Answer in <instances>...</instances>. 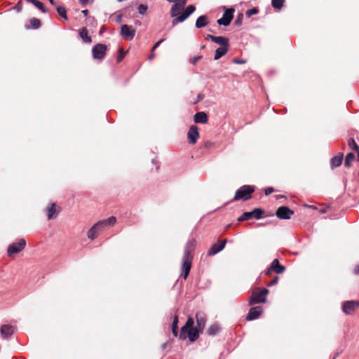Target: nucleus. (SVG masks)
Here are the masks:
<instances>
[{"mask_svg": "<svg viewBox=\"0 0 359 359\" xmlns=\"http://www.w3.org/2000/svg\"><path fill=\"white\" fill-rule=\"evenodd\" d=\"M194 321L191 317H189L185 325L181 328L180 333V339H185L187 338V334L190 341L194 342L196 341L200 335V333L203 332L197 327H194Z\"/></svg>", "mask_w": 359, "mask_h": 359, "instance_id": "obj_2", "label": "nucleus"}, {"mask_svg": "<svg viewBox=\"0 0 359 359\" xmlns=\"http://www.w3.org/2000/svg\"><path fill=\"white\" fill-rule=\"evenodd\" d=\"M26 1H28V2H31V3H32V4H33V3H34V1L35 0H26Z\"/></svg>", "mask_w": 359, "mask_h": 359, "instance_id": "obj_58", "label": "nucleus"}, {"mask_svg": "<svg viewBox=\"0 0 359 359\" xmlns=\"http://www.w3.org/2000/svg\"><path fill=\"white\" fill-rule=\"evenodd\" d=\"M126 55V53L123 51V48H120L118 55L117 56L116 61L117 62H120L124 58Z\"/></svg>", "mask_w": 359, "mask_h": 359, "instance_id": "obj_39", "label": "nucleus"}, {"mask_svg": "<svg viewBox=\"0 0 359 359\" xmlns=\"http://www.w3.org/2000/svg\"><path fill=\"white\" fill-rule=\"evenodd\" d=\"M202 58V55H198V56H196V57H194L190 59L189 62L193 64V65H196V62L200 60Z\"/></svg>", "mask_w": 359, "mask_h": 359, "instance_id": "obj_41", "label": "nucleus"}, {"mask_svg": "<svg viewBox=\"0 0 359 359\" xmlns=\"http://www.w3.org/2000/svg\"><path fill=\"white\" fill-rule=\"evenodd\" d=\"M15 8L17 9L18 11H20L22 9V6L20 4V3H18Z\"/></svg>", "mask_w": 359, "mask_h": 359, "instance_id": "obj_50", "label": "nucleus"}, {"mask_svg": "<svg viewBox=\"0 0 359 359\" xmlns=\"http://www.w3.org/2000/svg\"><path fill=\"white\" fill-rule=\"evenodd\" d=\"M168 344V342L163 343V344L161 345V349H162V350H165V349L167 348Z\"/></svg>", "mask_w": 359, "mask_h": 359, "instance_id": "obj_52", "label": "nucleus"}, {"mask_svg": "<svg viewBox=\"0 0 359 359\" xmlns=\"http://www.w3.org/2000/svg\"><path fill=\"white\" fill-rule=\"evenodd\" d=\"M243 13H238L237 17H236V19L234 22V24L236 25V26H240L242 24V21H243Z\"/></svg>", "mask_w": 359, "mask_h": 359, "instance_id": "obj_38", "label": "nucleus"}, {"mask_svg": "<svg viewBox=\"0 0 359 359\" xmlns=\"http://www.w3.org/2000/svg\"><path fill=\"white\" fill-rule=\"evenodd\" d=\"M358 307L359 302L346 301L343 304L342 310L346 315H352Z\"/></svg>", "mask_w": 359, "mask_h": 359, "instance_id": "obj_12", "label": "nucleus"}, {"mask_svg": "<svg viewBox=\"0 0 359 359\" xmlns=\"http://www.w3.org/2000/svg\"><path fill=\"white\" fill-rule=\"evenodd\" d=\"M356 153H357V155H358V159L357 160H358V161H359V150L358 151H356Z\"/></svg>", "mask_w": 359, "mask_h": 359, "instance_id": "obj_57", "label": "nucleus"}, {"mask_svg": "<svg viewBox=\"0 0 359 359\" xmlns=\"http://www.w3.org/2000/svg\"><path fill=\"white\" fill-rule=\"evenodd\" d=\"M213 37H215V36L211 35V34H208V35L205 36V39H206V40H211V41H212Z\"/></svg>", "mask_w": 359, "mask_h": 359, "instance_id": "obj_48", "label": "nucleus"}, {"mask_svg": "<svg viewBox=\"0 0 359 359\" xmlns=\"http://www.w3.org/2000/svg\"><path fill=\"white\" fill-rule=\"evenodd\" d=\"M271 270H273L274 272L280 274L285 271V267L280 264L278 259H275L271 264Z\"/></svg>", "mask_w": 359, "mask_h": 359, "instance_id": "obj_21", "label": "nucleus"}, {"mask_svg": "<svg viewBox=\"0 0 359 359\" xmlns=\"http://www.w3.org/2000/svg\"><path fill=\"white\" fill-rule=\"evenodd\" d=\"M49 2L52 4V5H55V2L54 0H48Z\"/></svg>", "mask_w": 359, "mask_h": 359, "instance_id": "obj_55", "label": "nucleus"}, {"mask_svg": "<svg viewBox=\"0 0 359 359\" xmlns=\"http://www.w3.org/2000/svg\"><path fill=\"white\" fill-rule=\"evenodd\" d=\"M187 0H178V2H176L177 4H180L182 8H184V6L186 4Z\"/></svg>", "mask_w": 359, "mask_h": 359, "instance_id": "obj_45", "label": "nucleus"}, {"mask_svg": "<svg viewBox=\"0 0 359 359\" xmlns=\"http://www.w3.org/2000/svg\"><path fill=\"white\" fill-rule=\"evenodd\" d=\"M197 242L195 239L189 240L185 247L181 266V275L186 280L189 274L194 259L193 252L196 247Z\"/></svg>", "mask_w": 359, "mask_h": 359, "instance_id": "obj_1", "label": "nucleus"}, {"mask_svg": "<svg viewBox=\"0 0 359 359\" xmlns=\"http://www.w3.org/2000/svg\"><path fill=\"white\" fill-rule=\"evenodd\" d=\"M233 12L234 9L232 8L226 9L222 17L220 19H219L217 22L219 25H223L225 27L229 25L233 18Z\"/></svg>", "mask_w": 359, "mask_h": 359, "instance_id": "obj_11", "label": "nucleus"}, {"mask_svg": "<svg viewBox=\"0 0 359 359\" xmlns=\"http://www.w3.org/2000/svg\"><path fill=\"white\" fill-rule=\"evenodd\" d=\"M169 2H175L176 0H167Z\"/></svg>", "mask_w": 359, "mask_h": 359, "instance_id": "obj_60", "label": "nucleus"}, {"mask_svg": "<svg viewBox=\"0 0 359 359\" xmlns=\"http://www.w3.org/2000/svg\"><path fill=\"white\" fill-rule=\"evenodd\" d=\"M203 99V96H201V95H198V100H201Z\"/></svg>", "mask_w": 359, "mask_h": 359, "instance_id": "obj_56", "label": "nucleus"}, {"mask_svg": "<svg viewBox=\"0 0 359 359\" xmlns=\"http://www.w3.org/2000/svg\"><path fill=\"white\" fill-rule=\"evenodd\" d=\"M165 39H161L160 41H158V42H156L154 46L152 47L151 48V51L154 52L155 50V49L158 47V46L164 41Z\"/></svg>", "mask_w": 359, "mask_h": 359, "instance_id": "obj_43", "label": "nucleus"}, {"mask_svg": "<svg viewBox=\"0 0 359 359\" xmlns=\"http://www.w3.org/2000/svg\"><path fill=\"white\" fill-rule=\"evenodd\" d=\"M94 0H79V3L82 6L85 7L88 4H93Z\"/></svg>", "mask_w": 359, "mask_h": 359, "instance_id": "obj_42", "label": "nucleus"}, {"mask_svg": "<svg viewBox=\"0 0 359 359\" xmlns=\"http://www.w3.org/2000/svg\"><path fill=\"white\" fill-rule=\"evenodd\" d=\"M273 271V270H271V266L269 267L267 271H266L265 274L268 276H271V273Z\"/></svg>", "mask_w": 359, "mask_h": 359, "instance_id": "obj_47", "label": "nucleus"}, {"mask_svg": "<svg viewBox=\"0 0 359 359\" xmlns=\"http://www.w3.org/2000/svg\"><path fill=\"white\" fill-rule=\"evenodd\" d=\"M259 13V9L257 8H252L251 9H249L246 12V16L250 18L251 17L252 15H256Z\"/></svg>", "mask_w": 359, "mask_h": 359, "instance_id": "obj_36", "label": "nucleus"}, {"mask_svg": "<svg viewBox=\"0 0 359 359\" xmlns=\"http://www.w3.org/2000/svg\"><path fill=\"white\" fill-rule=\"evenodd\" d=\"M210 23L208 17L205 15L199 16L196 21V27L198 29L203 28Z\"/></svg>", "mask_w": 359, "mask_h": 359, "instance_id": "obj_22", "label": "nucleus"}, {"mask_svg": "<svg viewBox=\"0 0 359 359\" xmlns=\"http://www.w3.org/2000/svg\"><path fill=\"white\" fill-rule=\"evenodd\" d=\"M285 1V0H271V5L275 9L280 11L283 7Z\"/></svg>", "mask_w": 359, "mask_h": 359, "instance_id": "obj_30", "label": "nucleus"}, {"mask_svg": "<svg viewBox=\"0 0 359 359\" xmlns=\"http://www.w3.org/2000/svg\"><path fill=\"white\" fill-rule=\"evenodd\" d=\"M355 159V155L353 153L350 152L346 154L344 161V165L346 168H349L351 165V162Z\"/></svg>", "mask_w": 359, "mask_h": 359, "instance_id": "obj_29", "label": "nucleus"}, {"mask_svg": "<svg viewBox=\"0 0 359 359\" xmlns=\"http://www.w3.org/2000/svg\"><path fill=\"white\" fill-rule=\"evenodd\" d=\"M14 327L9 325H4L1 327V334L4 339L10 338L14 333Z\"/></svg>", "mask_w": 359, "mask_h": 359, "instance_id": "obj_19", "label": "nucleus"}, {"mask_svg": "<svg viewBox=\"0 0 359 359\" xmlns=\"http://www.w3.org/2000/svg\"><path fill=\"white\" fill-rule=\"evenodd\" d=\"M348 146L351 149L355 151H359V146L357 144V143L353 138H350L348 140Z\"/></svg>", "mask_w": 359, "mask_h": 359, "instance_id": "obj_31", "label": "nucleus"}, {"mask_svg": "<svg viewBox=\"0 0 359 359\" xmlns=\"http://www.w3.org/2000/svg\"><path fill=\"white\" fill-rule=\"evenodd\" d=\"M294 214V211L287 206H280L276 212V215L280 219H290Z\"/></svg>", "mask_w": 359, "mask_h": 359, "instance_id": "obj_9", "label": "nucleus"}, {"mask_svg": "<svg viewBox=\"0 0 359 359\" xmlns=\"http://www.w3.org/2000/svg\"><path fill=\"white\" fill-rule=\"evenodd\" d=\"M269 294V290L263 288L260 290L259 287H256L252 290L251 296L249 299V304L254 305L259 303H266V296Z\"/></svg>", "mask_w": 359, "mask_h": 359, "instance_id": "obj_4", "label": "nucleus"}, {"mask_svg": "<svg viewBox=\"0 0 359 359\" xmlns=\"http://www.w3.org/2000/svg\"><path fill=\"white\" fill-rule=\"evenodd\" d=\"M121 34L124 39L132 40L135 37V29L130 25H123L121 28Z\"/></svg>", "mask_w": 359, "mask_h": 359, "instance_id": "obj_14", "label": "nucleus"}, {"mask_svg": "<svg viewBox=\"0 0 359 359\" xmlns=\"http://www.w3.org/2000/svg\"><path fill=\"white\" fill-rule=\"evenodd\" d=\"M194 120L195 123H206L208 122V119L207 114L203 111H201V112H197L194 115Z\"/></svg>", "mask_w": 359, "mask_h": 359, "instance_id": "obj_24", "label": "nucleus"}, {"mask_svg": "<svg viewBox=\"0 0 359 359\" xmlns=\"http://www.w3.org/2000/svg\"><path fill=\"white\" fill-rule=\"evenodd\" d=\"M279 280L278 276H276L274 278L267 284L268 287L273 286L278 283Z\"/></svg>", "mask_w": 359, "mask_h": 359, "instance_id": "obj_40", "label": "nucleus"}, {"mask_svg": "<svg viewBox=\"0 0 359 359\" xmlns=\"http://www.w3.org/2000/svg\"><path fill=\"white\" fill-rule=\"evenodd\" d=\"M262 313V307L260 306H257L255 307H252L250 309L246 319L248 320H252L258 318Z\"/></svg>", "mask_w": 359, "mask_h": 359, "instance_id": "obj_17", "label": "nucleus"}, {"mask_svg": "<svg viewBox=\"0 0 359 359\" xmlns=\"http://www.w3.org/2000/svg\"><path fill=\"white\" fill-rule=\"evenodd\" d=\"M116 222V218L114 216L109 217L107 219L100 220L95 223L87 233L88 238L93 241L97 237L99 233L102 231L107 226H113Z\"/></svg>", "mask_w": 359, "mask_h": 359, "instance_id": "obj_3", "label": "nucleus"}, {"mask_svg": "<svg viewBox=\"0 0 359 359\" xmlns=\"http://www.w3.org/2000/svg\"><path fill=\"white\" fill-rule=\"evenodd\" d=\"M25 246L26 241L24 238H20L18 242L9 245L7 250L8 256L11 257L19 253L25 248Z\"/></svg>", "mask_w": 359, "mask_h": 359, "instance_id": "obj_6", "label": "nucleus"}, {"mask_svg": "<svg viewBox=\"0 0 359 359\" xmlns=\"http://www.w3.org/2000/svg\"><path fill=\"white\" fill-rule=\"evenodd\" d=\"M177 323H178V318L175 316L174 320L172 322V331L175 336L177 335Z\"/></svg>", "mask_w": 359, "mask_h": 359, "instance_id": "obj_34", "label": "nucleus"}, {"mask_svg": "<svg viewBox=\"0 0 359 359\" xmlns=\"http://www.w3.org/2000/svg\"><path fill=\"white\" fill-rule=\"evenodd\" d=\"M81 13H82L84 15V16H86V17H87V16H88V13H89V12H88V10H83V11H81Z\"/></svg>", "mask_w": 359, "mask_h": 359, "instance_id": "obj_53", "label": "nucleus"}, {"mask_svg": "<svg viewBox=\"0 0 359 359\" xmlns=\"http://www.w3.org/2000/svg\"><path fill=\"white\" fill-rule=\"evenodd\" d=\"M60 208L58 207L55 203L49 204L46 208L47 218L48 220L55 218L58 213L60 212Z\"/></svg>", "mask_w": 359, "mask_h": 359, "instance_id": "obj_16", "label": "nucleus"}, {"mask_svg": "<svg viewBox=\"0 0 359 359\" xmlns=\"http://www.w3.org/2000/svg\"><path fill=\"white\" fill-rule=\"evenodd\" d=\"M285 196H276L277 198H284Z\"/></svg>", "mask_w": 359, "mask_h": 359, "instance_id": "obj_59", "label": "nucleus"}, {"mask_svg": "<svg viewBox=\"0 0 359 359\" xmlns=\"http://www.w3.org/2000/svg\"><path fill=\"white\" fill-rule=\"evenodd\" d=\"M337 356V354H336V355L334 356L333 359H336Z\"/></svg>", "mask_w": 359, "mask_h": 359, "instance_id": "obj_61", "label": "nucleus"}, {"mask_svg": "<svg viewBox=\"0 0 359 359\" xmlns=\"http://www.w3.org/2000/svg\"><path fill=\"white\" fill-rule=\"evenodd\" d=\"M220 330V327L217 325V324H213V325H211L208 330H207V332L208 334V335L210 336H214L215 334H217Z\"/></svg>", "mask_w": 359, "mask_h": 359, "instance_id": "obj_28", "label": "nucleus"}, {"mask_svg": "<svg viewBox=\"0 0 359 359\" xmlns=\"http://www.w3.org/2000/svg\"><path fill=\"white\" fill-rule=\"evenodd\" d=\"M344 154L343 153H339L337 156L332 157L330 159V167L332 169L339 167L343 161Z\"/></svg>", "mask_w": 359, "mask_h": 359, "instance_id": "obj_20", "label": "nucleus"}, {"mask_svg": "<svg viewBox=\"0 0 359 359\" xmlns=\"http://www.w3.org/2000/svg\"><path fill=\"white\" fill-rule=\"evenodd\" d=\"M56 10L58 13V14L63 18H65V20H67V11H66V8L64 7V6H57L56 8Z\"/></svg>", "mask_w": 359, "mask_h": 359, "instance_id": "obj_33", "label": "nucleus"}, {"mask_svg": "<svg viewBox=\"0 0 359 359\" xmlns=\"http://www.w3.org/2000/svg\"><path fill=\"white\" fill-rule=\"evenodd\" d=\"M107 46L102 43L96 44L92 49L94 59L102 60L104 57L107 51Z\"/></svg>", "mask_w": 359, "mask_h": 359, "instance_id": "obj_8", "label": "nucleus"}, {"mask_svg": "<svg viewBox=\"0 0 359 359\" xmlns=\"http://www.w3.org/2000/svg\"><path fill=\"white\" fill-rule=\"evenodd\" d=\"M80 37L86 43H91L92 39L91 37L88 36V30L86 27H83L79 32Z\"/></svg>", "mask_w": 359, "mask_h": 359, "instance_id": "obj_26", "label": "nucleus"}, {"mask_svg": "<svg viewBox=\"0 0 359 359\" xmlns=\"http://www.w3.org/2000/svg\"><path fill=\"white\" fill-rule=\"evenodd\" d=\"M212 42L222 46L229 45V39L224 36H215L213 37Z\"/></svg>", "mask_w": 359, "mask_h": 359, "instance_id": "obj_27", "label": "nucleus"}, {"mask_svg": "<svg viewBox=\"0 0 359 359\" xmlns=\"http://www.w3.org/2000/svg\"><path fill=\"white\" fill-rule=\"evenodd\" d=\"M226 243V239L219 241L217 243H214L208 252V256H213L219 252L224 249Z\"/></svg>", "mask_w": 359, "mask_h": 359, "instance_id": "obj_15", "label": "nucleus"}, {"mask_svg": "<svg viewBox=\"0 0 359 359\" xmlns=\"http://www.w3.org/2000/svg\"><path fill=\"white\" fill-rule=\"evenodd\" d=\"M264 211L261 208H255L250 212H245L238 219L239 222L249 220L252 218L259 219L262 217Z\"/></svg>", "mask_w": 359, "mask_h": 359, "instance_id": "obj_7", "label": "nucleus"}, {"mask_svg": "<svg viewBox=\"0 0 359 359\" xmlns=\"http://www.w3.org/2000/svg\"><path fill=\"white\" fill-rule=\"evenodd\" d=\"M33 4H34L36 8H38L39 10H41L42 12H43V13H46V9H45V8H44V6H43V4L41 2L39 1L38 0H35V1H34Z\"/></svg>", "mask_w": 359, "mask_h": 359, "instance_id": "obj_37", "label": "nucleus"}, {"mask_svg": "<svg viewBox=\"0 0 359 359\" xmlns=\"http://www.w3.org/2000/svg\"><path fill=\"white\" fill-rule=\"evenodd\" d=\"M233 62L234 63H238V64H241V63H243L244 62L242 61V60H239L238 59L234 58L233 59Z\"/></svg>", "mask_w": 359, "mask_h": 359, "instance_id": "obj_51", "label": "nucleus"}, {"mask_svg": "<svg viewBox=\"0 0 359 359\" xmlns=\"http://www.w3.org/2000/svg\"><path fill=\"white\" fill-rule=\"evenodd\" d=\"M183 8L180 6V4L175 3L171 8L170 11V15L172 18H177L178 17L179 14L182 11Z\"/></svg>", "mask_w": 359, "mask_h": 359, "instance_id": "obj_25", "label": "nucleus"}, {"mask_svg": "<svg viewBox=\"0 0 359 359\" xmlns=\"http://www.w3.org/2000/svg\"><path fill=\"white\" fill-rule=\"evenodd\" d=\"M32 28L38 29L41 27V20L36 18H32L29 20Z\"/></svg>", "mask_w": 359, "mask_h": 359, "instance_id": "obj_32", "label": "nucleus"}, {"mask_svg": "<svg viewBox=\"0 0 359 359\" xmlns=\"http://www.w3.org/2000/svg\"><path fill=\"white\" fill-rule=\"evenodd\" d=\"M196 326L201 330H203L206 323V316L203 312L198 311L196 313Z\"/></svg>", "mask_w": 359, "mask_h": 359, "instance_id": "obj_18", "label": "nucleus"}, {"mask_svg": "<svg viewBox=\"0 0 359 359\" xmlns=\"http://www.w3.org/2000/svg\"><path fill=\"white\" fill-rule=\"evenodd\" d=\"M122 21V15H118L116 16V22H121Z\"/></svg>", "mask_w": 359, "mask_h": 359, "instance_id": "obj_49", "label": "nucleus"}, {"mask_svg": "<svg viewBox=\"0 0 359 359\" xmlns=\"http://www.w3.org/2000/svg\"><path fill=\"white\" fill-rule=\"evenodd\" d=\"M229 45L222 46L216 50L214 56L215 60H219L222 56L225 55L228 52Z\"/></svg>", "mask_w": 359, "mask_h": 359, "instance_id": "obj_23", "label": "nucleus"}, {"mask_svg": "<svg viewBox=\"0 0 359 359\" xmlns=\"http://www.w3.org/2000/svg\"><path fill=\"white\" fill-rule=\"evenodd\" d=\"M147 9H148L147 6L144 5V4H140V5H139V6L137 8L138 13L140 15H145L147 13Z\"/></svg>", "mask_w": 359, "mask_h": 359, "instance_id": "obj_35", "label": "nucleus"}, {"mask_svg": "<svg viewBox=\"0 0 359 359\" xmlns=\"http://www.w3.org/2000/svg\"><path fill=\"white\" fill-rule=\"evenodd\" d=\"M195 10L196 7L194 5H189L182 15L172 20V25L175 26L178 22H184L191 14L195 11Z\"/></svg>", "mask_w": 359, "mask_h": 359, "instance_id": "obj_10", "label": "nucleus"}, {"mask_svg": "<svg viewBox=\"0 0 359 359\" xmlns=\"http://www.w3.org/2000/svg\"><path fill=\"white\" fill-rule=\"evenodd\" d=\"M154 57H155V55H154V53H152L149 56L148 59H149V60H153V59L154 58Z\"/></svg>", "mask_w": 359, "mask_h": 359, "instance_id": "obj_54", "label": "nucleus"}, {"mask_svg": "<svg viewBox=\"0 0 359 359\" xmlns=\"http://www.w3.org/2000/svg\"><path fill=\"white\" fill-rule=\"evenodd\" d=\"M187 137L189 144H194L196 143L198 139L199 138L198 128L196 126L192 125L189 128L187 133Z\"/></svg>", "mask_w": 359, "mask_h": 359, "instance_id": "obj_13", "label": "nucleus"}, {"mask_svg": "<svg viewBox=\"0 0 359 359\" xmlns=\"http://www.w3.org/2000/svg\"><path fill=\"white\" fill-rule=\"evenodd\" d=\"M353 272L355 274L358 275L359 274V264H357L353 269Z\"/></svg>", "mask_w": 359, "mask_h": 359, "instance_id": "obj_46", "label": "nucleus"}, {"mask_svg": "<svg viewBox=\"0 0 359 359\" xmlns=\"http://www.w3.org/2000/svg\"><path fill=\"white\" fill-rule=\"evenodd\" d=\"M255 191L253 186L244 185L240 187L236 192L232 201L243 200L247 201L252 198V194Z\"/></svg>", "mask_w": 359, "mask_h": 359, "instance_id": "obj_5", "label": "nucleus"}, {"mask_svg": "<svg viewBox=\"0 0 359 359\" xmlns=\"http://www.w3.org/2000/svg\"><path fill=\"white\" fill-rule=\"evenodd\" d=\"M274 191V189L273 187H268L265 189V194L266 196L272 194Z\"/></svg>", "mask_w": 359, "mask_h": 359, "instance_id": "obj_44", "label": "nucleus"}]
</instances>
